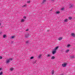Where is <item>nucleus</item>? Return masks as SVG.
<instances>
[{
  "label": "nucleus",
  "mask_w": 75,
  "mask_h": 75,
  "mask_svg": "<svg viewBox=\"0 0 75 75\" xmlns=\"http://www.w3.org/2000/svg\"><path fill=\"white\" fill-rule=\"evenodd\" d=\"M0 70H1V68H0Z\"/></svg>",
  "instance_id": "473e14b6"
},
{
  "label": "nucleus",
  "mask_w": 75,
  "mask_h": 75,
  "mask_svg": "<svg viewBox=\"0 0 75 75\" xmlns=\"http://www.w3.org/2000/svg\"><path fill=\"white\" fill-rule=\"evenodd\" d=\"M1 25V23H0V25Z\"/></svg>",
  "instance_id": "2f4dec72"
},
{
  "label": "nucleus",
  "mask_w": 75,
  "mask_h": 75,
  "mask_svg": "<svg viewBox=\"0 0 75 75\" xmlns=\"http://www.w3.org/2000/svg\"><path fill=\"white\" fill-rule=\"evenodd\" d=\"M69 50H67L66 51V52H69Z\"/></svg>",
  "instance_id": "a211bd4d"
},
{
  "label": "nucleus",
  "mask_w": 75,
  "mask_h": 75,
  "mask_svg": "<svg viewBox=\"0 0 75 75\" xmlns=\"http://www.w3.org/2000/svg\"><path fill=\"white\" fill-rule=\"evenodd\" d=\"M59 48V47L57 46V47H56L54 49V50L55 51H57V50L58 48Z\"/></svg>",
  "instance_id": "20e7f679"
},
{
  "label": "nucleus",
  "mask_w": 75,
  "mask_h": 75,
  "mask_svg": "<svg viewBox=\"0 0 75 75\" xmlns=\"http://www.w3.org/2000/svg\"><path fill=\"white\" fill-rule=\"evenodd\" d=\"M70 46H71V45H68L67 46V47H70Z\"/></svg>",
  "instance_id": "4be33fe9"
},
{
  "label": "nucleus",
  "mask_w": 75,
  "mask_h": 75,
  "mask_svg": "<svg viewBox=\"0 0 75 75\" xmlns=\"http://www.w3.org/2000/svg\"><path fill=\"white\" fill-rule=\"evenodd\" d=\"M10 71H12L13 70V68L12 67L10 69Z\"/></svg>",
  "instance_id": "4468645a"
},
{
  "label": "nucleus",
  "mask_w": 75,
  "mask_h": 75,
  "mask_svg": "<svg viewBox=\"0 0 75 75\" xmlns=\"http://www.w3.org/2000/svg\"><path fill=\"white\" fill-rule=\"evenodd\" d=\"M26 44H27L28 43V41H27L26 42Z\"/></svg>",
  "instance_id": "7c9ffc66"
},
{
  "label": "nucleus",
  "mask_w": 75,
  "mask_h": 75,
  "mask_svg": "<svg viewBox=\"0 0 75 75\" xmlns=\"http://www.w3.org/2000/svg\"><path fill=\"white\" fill-rule=\"evenodd\" d=\"M54 74V71L53 70L52 72V74L53 75Z\"/></svg>",
  "instance_id": "9b49d317"
},
{
  "label": "nucleus",
  "mask_w": 75,
  "mask_h": 75,
  "mask_svg": "<svg viewBox=\"0 0 75 75\" xmlns=\"http://www.w3.org/2000/svg\"><path fill=\"white\" fill-rule=\"evenodd\" d=\"M12 59H13L12 58H9V59H7L6 60V64H8L9 62H10V61L12 60Z\"/></svg>",
  "instance_id": "f257e3e1"
},
{
  "label": "nucleus",
  "mask_w": 75,
  "mask_h": 75,
  "mask_svg": "<svg viewBox=\"0 0 75 75\" xmlns=\"http://www.w3.org/2000/svg\"><path fill=\"white\" fill-rule=\"evenodd\" d=\"M67 65V64L64 63V64H62V66L63 67H65Z\"/></svg>",
  "instance_id": "7ed1b4c3"
},
{
  "label": "nucleus",
  "mask_w": 75,
  "mask_h": 75,
  "mask_svg": "<svg viewBox=\"0 0 75 75\" xmlns=\"http://www.w3.org/2000/svg\"><path fill=\"white\" fill-rule=\"evenodd\" d=\"M2 58H3V57H2L0 56V59H2Z\"/></svg>",
  "instance_id": "a878e982"
},
{
  "label": "nucleus",
  "mask_w": 75,
  "mask_h": 75,
  "mask_svg": "<svg viewBox=\"0 0 75 75\" xmlns=\"http://www.w3.org/2000/svg\"><path fill=\"white\" fill-rule=\"evenodd\" d=\"M56 52L57 51L56 50H54L53 51H52V54H55L56 53Z\"/></svg>",
  "instance_id": "f03ea898"
},
{
  "label": "nucleus",
  "mask_w": 75,
  "mask_h": 75,
  "mask_svg": "<svg viewBox=\"0 0 75 75\" xmlns=\"http://www.w3.org/2000/svg\"><path fill=\"white\" fill-rule=\"evenodd\" d=\"M15 37V36H12L11 37V38L13 39V38H14Z\"/></svg>",
  "instance_id": "6ab92c4d"
},
{
  "label": "nucleus",
  "mask_w": 75,
  "mask_h": 75,
  "mask_svg": "<svg viewBox=\"0 0 75 75\" xmlns=\"http://www.w3.org/2000/svg\"><path fill=\"white\" fill-rule=\"evenodd\" d=\"M69 20H71L72 19V17H69Z\"/></svg>",
  "instance_id": "aec40b11"
},
{
  "label": "nucleus",
  "mask_w": 75,
  "mask_h": 75,
  "mask_svg": "<svg viewBox=\"0 0 75 75\" xmlns=\"http://www.w3.org/2000/svg\"><path fill=\"white\" fill-rule=\"evenodd\" d=\"M47 57H51V55L49 54H48Z\"/></svg>",
  "instance_id": "412c9836"
},
{
  "label": "nucleus",
  "mask_w": 75,
  "mask_h": 75,
  "mask_svg": "<svg viewBox=\"0 0 75 75\" xmlns=\"http://www.w3.org/2000/svg\"><path fill=\"white\" fill-rule=\"evenodd\" d=\"M46 2V0H43L42 1V3H45Z\"/></svg>",
  "instance_id": "1a4fd4ad"
},
{
  "label": "nucleus",
  "mask_w": 75,
  "mask_h": 75,
  "mask_svg": "<svg viewBox=\"0 0 75 75\" xmlns=\"http://www.w3.org/2000/svg\"><path fill=\"white\" fill-rule=\"evenodd\" d=\"M56 14H59V11H57L56 12Z\"/></svg>",
  "instance_id": "2eb2a0df"
},
{
  "label": "nucleus",
  "mask_w": 75,
  "mask_h": 75,
  "mask_svg": "<svg viewBox=\"0 0 75 75\" xmlns=\"http://www.w3.org/2000/svg\"><path fill=\"white\" fill-rule=\"evenodd\" d=\"M3 74V72H1L0 73V75H1Z\"/></svg>",
  "instance_id": "b1692460"
},
{
  "label": "nucleus",
  "mask_w": 75,
  "mask_h": 75,
  "mask_svg": "<svg viewBox=\"0 0 75 75\" xmlns=\"http://www.w3.org/2000/svg\"><path fill=\"white\" fill-rule=\"evenodd\" d=\"M28 3H30V1H28Z\"/></svg>",
  "instance_id": "cd10ccee"
},
{
  "label": "nucleus",
  "mask_w": 75,
  "mask_h": 75,
  "mask_svg": "<svg viewBox=\"0 0 75 75\" xmlns=\"http://www.w3.org/2000/svg\"><path fill=\"white\" fill-rule=\"evenodd\" d=\"M3 38H6V35H4Z\"/></svg>",
  "instance_id": "f8f14e48"
},
{
  "label": "nucleus",
  "mask_w": 75,
  "mask_h": 75,
  "mask_svg": "<svg viewBox=\"0 0 75 75\" xmlns=\"http://www.w3.org/2000/svg\"><path fill=\"white\" fill-rule=\"evenodd\" d=\"M61 10H64V8H61Z\"/></svg>",
  "instance_id": "5701e85b"
},
{
  "label": "nucleus",
  "mask_w": 75,
  "mask_h": 75,
  "mask_svg": "<svg viewBox=\"0 0 75 75\" xmlns=\"http://www.w3.org/2000/svg\"><path fill=\"white\" fill-rule=\"evenodd\" d=\"M28 31V29H27L26 30V31Z\"/></svg>",
  "instance_id": "c756f323"
},
{
  "label": "nucleus",
  "mask_w": 75,
  "mask_h": 75,
  "mask_svg": "<svg viewBox=\"0 0 75 75\" xmlns=\"http://www.w3.org/2000/svg\"><path fill=\"white\" fill-rule=\"evenodd\" d=\"M41 56H42V55H41V54H39V55L38 57V58H41Z\"/></svg>",
  "instance_id": "423d86ee"
},
{
  "label": "nucleus",
  "mask_w": 75,
  "mask_h": 75,
  "mask_svg": "<svg viewBox=\"0 0 75 75\" xmlns=\"http://www.w3.org/2000/svg\"><path fill=\"white\" fill-rule=\"evenodd\" d=\"M47 31H49V30H47Z\"/></svg>",
  "instance_id": "f704fd0d"
},
{
  "label": "nucleus",
  "mask_w": 75,
  "mask_h": 75,
  "mask_svg": "<svg viewBox=\"0 0 75 75\" xmlns=\"http://www.w3.org/2000/svg\"><path fill=\"white\" fill-rule=\"evenodd\" d=\"M67 21H68V19H66L64 21V22H67Z\"/></svg>",
  "instance_id": "f3484780"
},
{
  "label": "nucleus",
  "mask_w": 75,
  "mask_h": 75,
  "mask_svg": "<svg viewBox=\"0 0 75 75\" xmlns=\"http://www.w3.org/2000/svg\"><path fill=\"white\" fill-rule=\"evenodd\" d=\"M0 34H1V33H0Z\"/></svg>",
  "instance_id": "c9c22d12"
},
{
  "label": "nucleus",
  "mask_w": 75,
  "mask_h": 75,
  "mask_svg": "<svg viewBox=\"0 0 75 75\" xmlns=\"http://www.w3.org/2000/svg\"><path fill=\"white\" fill-rule=\"evenodd\" d=\"M54 0H52V1H54Z\"/></svg>",
  "instance_id": "72a5a7b5"
},
{
  "label": "nucleus",
  "mask_w": 75,
  "mask_h": 75,
  "mask_svg": "<svg viewBox=\"0 0 75 75\" xmlns=\"http://www.w3.org/2000/svg\"><path fill=\"white\" fill-rule=\"evenodd\" d=\"M24 20H25L24 19L21 20V22H24Z\"/></svg>",
  "instance_id": "dca6fc26"
},
{
  "label": "nucleus",
  "mask_w": 75,
  "mask_h": 75,
  "mask_svg": "<svg viewBox=\"0 0 75 75\" xmlns=\"http://www.w3.org/2000/svg\"><path fill=\"white\" fill-rule=\"evenodd\" d=\"M23 18H24L25 19V18H26V17L24 16V17H23Z\"/></svg>",
  "instance_id": "c85d7f7f"
},
{
  "label": "nucleus",
  "mask_w": 75,
  "mask_h": 75,
  "mask_svg": "<svg viewBox=\"0 0 75 75\" xmlns=\"http://www.w3.org/2000/svg\"><path fill=\"white\" fill-rule=\"evenodd\" d=\"M71 35L72 36V37H75V34H74V33H72Z\"/></svg>",
  "instance_id": "6e6552de"
},
{
  "label": "nucleus",
  "mask_w": 75,
  "mask_h": 75,
  "mask_svg": "<svg viewBox=\"0 0 75 75\" xmlns=\"http://www.w3.org/2000/svg\"><path fill=\"white\" fill-rule=\"evenodd\" d=\"M51 59H55V57L54 56H52Z\"/></svg>",
  "instance_id": "9d476101"
},
{
  "label": "nucleus",
  "mask_w": 75,
  "mask_h": 75,
  "mask_svg": "<svg viewBox=\"0 0 75 75\" xmlns=\"http://www.w3.org/2000/svg\"><path fill=\"white\" fill-rule=\"evenodd\" d=\"M27 6L26 4L22 6V7H25Z\"/></svg>",
  "instance_id": "ddd939ff"
},
{
  "label": "nucleus",
  "mask_w": 75,
  "mask_h": 75,
  "mask_svg": "<svg viewBox=\"0 0 75 75\" xmlns=\"http://www.w3.org/2000/svg\"><path fill=\"white\" fill-rule=\"evenodd\" d=\"M34 58V57H30V59H33Z\"/></svg>",
  "instance_id": "393cba45"
},
{
  "label": "nucleus",
  "mask_w": 75,
  "mask_h": 75,
  "mask_svg": "<svg viewBox=\"0 0 75 75\" xmlns=\"http://www.w3.org/2000/svg\"><path fill=\"white\" fill-rule=\"evenodd\" d=\"M29 36V34H28V35H25V38H28V36Z\"/></svg>",
  "instance_id": "39448f33"
},
{
  "label": "nucleus",
  "mask_w": 75,
  "mask_h": 75,
  "mask_svg": "<svg viewBox=\"0 0 75 75\" xmlns=\"http://www.w3.org/2000/svg\"><path fill=\"white\" fill-rule=\"evenodd\" d=\"M72 7V5H70V7Z\"/></svg>",
  "instance_id": "bb28decb"
},
{
  "label": "nucleus",
  "mask_w": 75,
  "mask_h": 75,
  "mask_svg": "<svg viewBox=\"0 0 75 75\" xmlns=\"http://www.w3.org/2000/svg\"><path fill=\"white\" fill-rule=\"evenodd\" d=\"M58 40H59V41H60V40H62V37H60V38H59Z\"/></svg>",
  "instance_id": "0eeeda50"
}]
</instances>
